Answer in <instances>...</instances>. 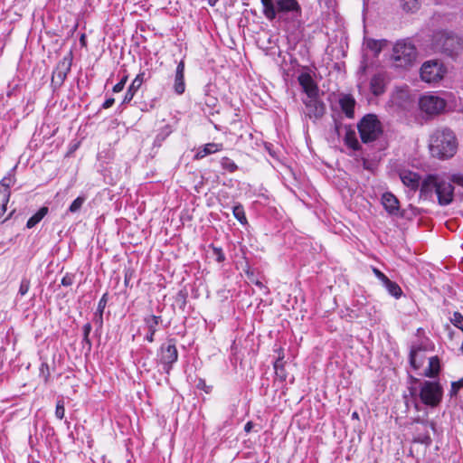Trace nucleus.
I'll return each instance as SVG.
<instances>
[{"instance_id":"f257e3e1","label":"nucleus","mask_w":463,"mask_h":463,"mask_svg":"<svg viewBox=\"0 0 463 463\" xmlns=\"http://www.w3.org/2000/svg\"><path fill=\"white\" fill-rule=\"evenodd\" d=\"M451 177L449 179L438 174H430L421 181L420 191L421 196L431 197L437 195L438 203L447 206L454 200V186Z\"/></svg>"},{"instance_id":"f03ea898","label":"nucleus","mask_w":463,"mask_h":463,"mask_svg":"<svg viewBox=\"0 0 463 463\" xmlns=\"http://www.w3.org/2000/svg\"><path fill=\"white\" fill-rule=\"evenodd\" d=\"M457 148V137L448 128H438L430 137L429 149L433 157L440 160L451 158Z\"/></svg>"},{"instance_id":"7ed1b4c3","label":"nucleus","mask_w":463,"mask_h":463,"mask_svg":"<svg viewBox=\"0 0 463 463\" xmlns=\"http://www.w3.org/2000/svg\"><path fill=\"white\" fill-rule=\"evenodd\" d=\"M262 13L269 21H273L277 15L291 14L294 18L301 16V6L297 0H260Z\"/></svg>"},{"instance_id":"20e7f679","label":"nucleus","mask_w":463,"mask_h":463,"mask_svg":"<svg viewBox=\"0 0 463 463\" xmlns=\"http://www.w3.org/2000/svg\"><path fill=\"white\" fill-rule=\"evenodd\" d=\"M432 46L435 52L452 57L463 50V40L453 32L439 31L433 35Z\"/></svg>"},{"instance_id":"39448f33","label":"nucleus","mask_w":463,"mask_h":463,"mask_svg":"<svg viewBox=\"0 0 463 463\" xmlns=\"http://www.w3.org/2000/svg\"><path fill=\"white\" fill-rule=\"evenodd\" d=\"M416 57V48L409 41H398L392 48V60L395 67L408 68L414 63Z\"/></svg>"},{"instance_id":"423d86ee","label":"nucleus","mask_w":463,"mask_h":463,"mask_svg":"<svg viewBox=\"0 0 463 463\" xmlns=\"http://www.w3.org/2000/svg\"><path fill=\"white\" fill-rule=\"evenodd\" d=\"M359 135L363 143L375 141L383 134L382 123L373 114H367L357 124Z\"/></svg>"},{"instance_id":"0eeeda50","label":"nucleus","mask_w":463,"mask_h":463,"mask_svg":"<svg viewBox=\"0 0 463 463\" xmlns=\"http://www.w3.org/2000/svg\"><path fill=\"white\" fill-rule=\"evenodd\" d=\"M420 397L426 405L435 407L442 398V389L438 383L425 381L420 391Z\"/></svg>"},{"instance_id":"6e6552de","label":"nucleus","mask_w":463,"mask_h":463,"mask_svg":"<svg viewBox=\"0 0 463 463\" xmlns=\"http://www.w3.org/2000/svg\"><path fill=\"white\" fill-rule=\"evenodd\" d=\"M443 64L438 61H427L420 68V78L428 83L438 82L445 74Z\"/></svg>"},{"instance_id":"1a4fd4ad","label":"nucleus","mask_w":463,"mask_h":463,"mask_svg":"<svg viewBox=\"0 0 463 463\" xmlns=\"http://www.w3.org/2000/svg\"><path fill=\"white\" fill-rule=\"evenodd\" d=\"M178 352L174 339H168L162 345L159 353V362L163 364L164 370L169 373L172 365L177 361Z\"/></svg>"},{"instance_id":"9d476101","label":"nucleus","mask_w":463,"mask_h":463,"mask_svg":"<svg viewBox=\"0 0 463 463\" xmlns=\"http://www.w3.org/2000/svg\"><path fill=\"white\" fill-rule=\"evenodd\" d=\"M419 106L421 111L428 115H438L446 107V101L435 95H424L420 99Z\"/></svg>"},{"instance_id":"9b49d317","label":"nucleus","mask_w":463,"mask_h":463,"mask_svg":"<svg viewBox=\"0 0 463 463\" xmlns=\"http://www.w3.org/2000/svg\"><path fill=\"white\" fill-rule=\"evenodd\" d=\"M307 109V115L310 118H319L325 113V105L323 102L316 99V97H307L304 100Z\"/></svg>"},{"instance_id":"f8f14e48","label":"nucleus","mask_w":463,"mask_h":463,"mask_svg":"<svg viewBox=\"0 0 463 463\" xmlns=\"http://www.w3.org/2000/svg\"><path fill=\"white\" fill-rule=\"evenodd\" d=\"M143 321L145 324V329L146 330L145 340L149 343H153L154 335L157 331L159 323L162 322V317L160 316L149 315L145 317Z\"/></svg>"},{"instance_id":"ddd939ff","label":"nucleus","mask_w":463,"mask_h":463,"mask_svg":"<svg viewBox=\"0 0 463 463\" xmlns=\"http://www.w3.org/2000/svg\"><path fill=\"white\" fill-rule=\"evenodd\" d=\"M338 103L341 110L345 113L346 118H353L354 117V107L356 101L351 94H340Z\"/></svg>"},{"instance_id":"4468645a","label":"nucleus","mask_w":463,"mask_h":463,"mask_svg":"<svg viewBox=\"0 0 463 463\" xmlns=\"http://www.w3.org/2000/svg\"><path fill=\"white\" fill-rule=\"evenodd\" d=\"M298 82L303 90L307 93V97H316L317 94V86L315 83L311 75L307 72H303L298 76Z\"/></svg>"},{"instance_id":"2eb2a0df","label":"nucleus","mask_w":463,"mask_h":463,"mask_svg":"<svg viewBox=\"0 0 463 463\" xmlns=\"http://www.w3.org/2000/svg\"><path fill=\"white\" fill-rule=\"evenodd\" d=\"M71 70V61L67 58L62 59L59 63L57 68L52 73V80L57 84H61L64 81L67 77L68 72Z\"/></svg>"},{"instance_id":"dca6fc26","label":"nucleus","mask_w":463,"mask_h":463,"mask_svg":"<svg viewBox=\"0 0 463 463\" xmlns=\"http://www.w3.org/2000/svg\"><path fill=\"white\" fill-rule=\"evenodd\" d=\"M174 90L177 95H182L185 90L184 61H181L177 64L175 75Z\"/></svg>"},{"instance_id":"f3484780","label":"nucleus","mask_w":463,"mask_h":463,"mask_svg":"<svg viewBox=\"0 0 463 463\" xmlns=\"http://www.w3.org/2000/svg\"><path fill=\"white\" fill-rule=\"evenodd\" d=\"M399 175L402 184L411 190H416L420 186V175L417 173L402 170Z\"/></svg>"},{"instance_id":"a211bd4d","label":"nucleus","mask_w":463,"mask_h":463,"mask_svg":"<svg viewBox=\"0 0 463 463\" xmlns=\"http://www.w3.org/2000/svg\"><path fill=\"white\" fill-rule=\"evenodd\" d=\"M382 203L384 209L390 213L396 215L399 213V201L391 193H385L382 197Z\"/></svg>"},{"instance_id":"6ab92c4d","label":"nucleus","mask_w":463,"mask_h":463,"mask_svg":"<svg viewBox=\"0 0 463 463\" xmlns=\"http://www.w3.org/2000/svg\"><path fill=\"white\" fill-rule=\"evenodd\" d=\"M425 350L420 346H413L410 353V363L414 369L420 368L425 360Z\"/></svg>"},{"instance_id":"aec40b11","label":"nucleus","mask_w":463,"mask_h":463,"mask_svg":"<svg viewBox=\"0 0 463 463\" xmlns=\"http://www.w3.org/2000/svg\"><path fill=\"white\" fill-rule=\"evenodd\" d=\"M345 134L344 137L345 144L351 149L357 151L361 148V145L356 137L355 131L350 127L345 126Z\"/></svg>"},{"instance_id":"412c9836","label":"nucleus","mask_w":463,"mask_h":463,"mask_svg":"<svg viewBox=\"0 0 463 463\" xmlns=\"http://www.w3.org/2000/svg\"><path fill=\"white\" fill-rule=\"evenodd\" d=\"M222 149V144L216 143H208L204 145L203 147H200L196 152L194 157L196 159H202L208 155L213 154L215 152L221 151Z\"/></svg>"},{"instance_id":"4be33fe9","label":"nucleus","mask_w":463,"mask_h":463,"mask_svg":"<svg viewBox=\"0 0 463 463\" xmlns=\"http://www.w3.org/2000/svg\"><path fill=\"white\" fill-rule=\"evenodd\" d=\"M10 190L7 184H0V217L4 215L6 211V204L9 201Z\"/></svg>"},{"instance_id":"5701e85b","label":"nucleus","mask_w":463,"mask_h":463,"mask_svg":"<svg viewBox=\"0 0 463 463\" xmlns=\"http://www.w3.org/2000/svg\"><path fill=\"white\" fill-rule=\"evenodd\" d=\"M387 41L383 40H374V39H367L365 41V46L367 49L371 50L375 56H377L381 51L386 46Z\"/></svg>"},{"instance_id":"b1692460","label":"nucleus","mask_w":463,"mask_h":463,"mask_svg":"<svg viewBox=\"0 0 463 463\" xmlns=\"http://www.w3.org/2000/svg\"><path fill=\"white\" fill-rule=\"evenodd\" d=\"M372 92L378 96L384 92V80L381 75H375L372 78L370 82Z\"/></svg>"},{"instance_id":"393cba45","label":"nucleus","mask_w":463,"mask_h":463,"mask_svg":"<svg viewBox=\"0 0 463 463\" xmlns=\"http://www.w3.org/2000/svg\"><path fill=\"white\" fill-rule=\"evenodd\" d=\"M48 213V207L43 206L38 210L28 221L26 227L31 229L39 223L43 218Z\"/></svg>"},{"instance_id":"a878e982","label":"nucleus","mask_w":463,"mask_h":463,"mask_svg":"<svg viewBox=\"0 0 463 463\" xmlns=\"http://www.w3.org/2000/svg\"><path fill=\"white\" fill-rule=\"evenodd\" d=\"M439 371V361L436 356L429 359V367L425 371V375L428 377H434Z\"/></svg>"},{"instance_id":"bb28decb","label":"nucleus","mask_w":463,"mask_h":463,"mask_svg":"<svg viewBox=\"0 0 463 463\" xmlns=\"http://www.w3.org/2000/svg\"><path fill=\"white\" fill-rule=\"evenodd\" d=\"M383 286L386 288L389 294L392 295V297H394L395 298H399L402 294V290L401 287L396 282H393V281L388 279L383 284Z\"/></svg>"},{"instance_id":"cd10ccee","label":"nucleus","mask_w":463,"mask_h":463,"mask_svg":"<svg viewBox=\"0 0 463 463\" xmlns=\"http://www.w3.org/2000/svg\"><path fill=\"white\" fill-rule=\"evenodd\" d=\"M401 6L406 12H416L420 6V0H401Z\"/></svg>"},{"instance_id":"c85d7f7f","label":"nucleus","mask_w":463,"mask_h":463,"mask_svg":"<svg viewBox=\"0 0 463 463\" xmlns=\"http://www.w3.org/2000/svg\"><path fill=\"white\" fill-rule=\"evenodd\" d=\"M139 89H140V86L137 85L134 82H131L130 86L128 87V89L124 96L122 104L129 103L133 99L134 96L136 95V93L137 92V90Z\"/></svg>"},{"instance_id":"c756f323","label":"nucleus","mask_w":463,"mask_h":463,"mask_svg":"<svg viewBox=\"0 0 463 463\" xmlns=\"http://www.w3.org/2000/svg\"><path fill=\"white\" fill-rule=\"evenodd\" d=\"M86 201V198L84 196H78L72 203L70 205L68 211L71 213H78L83 203H85Z\"/></svg>"},{"instance_id":"7c9ffc66","label":"nucleus","mask_w":463,"mask_h":463,"mask_svg":"<svg viewBox=\"0 0 463 463\" xmlns=\"http://www.w3.org/2000/svg\"><path fill=\"white\" fill-rule=\"evenodd\" d=\"M107 300H108V294L105 293L101 298L99 299V304H98V307H97V314H99V324L101 325L102 324V315H103V311L105 309V307L107 305Z\"/></svg>"},{"instance_id":"2f4dec72","label":"nucleus","mask_w":463,"mask_h":463,"mask_svg":"<svg viewBox=\"0 0 463 463\" xmlns=\"http://www.w3.org/2000/svg\"><path fill=\"white\" fill-rule=\"evenodd\" d=\"M221 165L223 169L227 170L230 173H232L237 170L236 164L229 157H223L221 161Z\"/></svg>"},{"instance_id":"473e14b6","label":"nucleus","mask_w":463,"mask_h":463,"mask_svg":"<svg viewBox=\"0 0 463 463\" xmlns=\"http://www.w3.org/2000/svg\"><path fill=\"white\" fill-rule=\"evenodd\" d=\"M233 215L241 223H244L246 222L244 210L241 205H236L233 207Z\"/></svg>"},{"instance_id":"72a5a7b5","label":"nucleus","mask_w":463,"mask_h":463,"mask_svg":"<svg viewBox=\"0 0 463 463\" xmlns=\"http://www.w3.org/2000/svg\"><path fill=\"white\" fill-rule=\"evenodd\" d=\"M30 288V280L26 278H24L21 280L20 287H19V294L21 296H24L27 294Z\"/></svg>"},{"instance_id":"f704fd0d","label":"nucleus","mask_w":463,"mask_h":463,"mask_svg":"<svg viewBox=\"0 0 463 463\" xmlns=\"http://www.w3.org/2000/svg\"><path fill=\"white\" fill-rule=\"evenodd\" d=\"M64 415H65L64 403L62 401H58V402L56 404L55 416L59 420H62L64 418Z\"/></svg>"},{"instance_id":"c9c22d12","label":"nucleus","mask_w":463,"mask_h":463,"mask_svg":"<svg viewBox=\"0 0 463 463\" xmlns=\"http://www.w3.org/2000/svg\"><path fill=\"white\" fill-rule=\"evenodd\" d=\"M82 329H83V342L90 346L91 343H90L89 335L91 331V325L90 323H87L83 326Z\"/></svg>"},{"instance_id":"e433bc0d","label":"nucleus","mask_w":463,"mask_h":463,"mask_svg":"<svg viewBox=\"0 0 463 463\" xmlns=\"http://www.w3.org/2000/svg\"><path fill=\"white\" fill-rule=\"evenodd\" d=\"M463 387V377L458 381L453 382L451 384L450 395H456L458 392Z\"/></svg>"},{"instance_id":"4c0bfd02","label":"nucleus","mask_w":463,"mask_h":463,"mask_svg":"<svg viewBox=\"0 0 463 463\" xmlns=\"http://www.w3.org/2000/svg\"><path fill=\"white\" fill-rule=\"evenodd\" d=\"M453 325L458 328H462L463 316L459 312H455L451 319Z\"/></svg>"},{"instance_id":"58836bf2","label":"nucleus","mask_w":463,"mask_h":463,"mask_svg":"<svg viewBox=\"0 0 463 463\" xmlns=\"http://www.w3.org/2000/svg\"><path fill=\"white\" fill-rule=\"evenodd\" d=\"M274 369L276 371V373L279 376V377H284V375L282 374V370H283V364H282V357H279L277 359V361L274 363Z\"/></svg>"},{"instance_id":"ea45409f","label":"nucleus","mask_w":463,"mask_h":463,"mask_svg":"<svg viewBox=\"0 0 463 463\" xmlns=\"http://www.w3.org/2000/svg\"><path fill=\"white\" fill-rule=\"evenodd\" d=\"M373 272L375 277L383 283V285L389 279L381 270L377 268H373Z\"/></svg>"},{"instance_id":"a19ab883","label":"nucleus","mask_w":463,"mask_h":463,"mask_svg":"<svg viewBox=\"0 0 463 463\" xmlns=\"http://www.w3.org/2000/svg\"><path fill=\"white\" fill-rule=\"evenodd\" d=\"M451 181L463 188V174H454L451 175Z\"/></svg>"},{"instance_id":"79ce46f5","label":"nucleus","mask_w":463,"mask_h":463,"mask_svg":"<svg viewBox=\"0 0 463 463\" xmlns=\"http://www.w3.org/2000/svg\"><path fill=\"white\" fill-rule=\"evenodd\" d=\"M145 80V72L138 73L136 78L132 80V82L136 83L137 85L140 86L143 84Z\"/></svg>"},{"instance_id":"37998d69","label":"nucleus","mask_w":463,"mask_h":463,"mask_svg":"<svg viewBox=\"0 0 463 463\" xmlns=\"http://www.w3.org/2000/svg\"><path fill=\"white\" fill-rule=\"evenodd\" d=\"M114 102H115V99L113 98L107 99L104 101V103L102 105V108L103 109H109V108L113 106Z\"/></svg>"},{"instance_id":"c03bdc74","label":"nucleus","mask_w":463,"mask_h":463,"mask_svg":"<svg viewBox=\"0 0 463 463\" xmlns=\"http://www.w3.org/2000/svg\"><path fill=\"white\" fill-rule=\"evenodd\" d=\"M125 86H123V82H118L114 87H113V92L115 93H118V92H120L123 90Z\"/></svg>"},{"instance_id":"a18cd8bd","label":"nucleus","mask_w":463,"mask_h":463,"mask_svg":"<svg viewBox=\"0 0 463 463\" xmlns=\"http://www.w3.org/2000/svg\"><path fill=\"white\" fill-rule=\"evenodd\" d=\"M61 284L63 286H70L71 284V278L69 277H64L62 279H61Z\"/></svg>"},{"instance_id":"49530a36","label":"nucleus","mask_w":463,"mask_h":463,"mask_svg":"<svg viewBox=\"0 0 463 463\" xmlns=\"http://www.w3.org/2000/svg\"><path fill=\"white\" fill-rule=\"evenodd\" d=\"M252 427H253V423H252L251 421H249V422H247V423L245 424V426H244V430H245L247 433H249V432L251 430Z\"/></svg>"},{"instance_id":"de8ad7c7","label":"nucleus","mask_w":463,"mask_h":463,"mask_svg":"<svg viewBox=\"0 0 463 463\" xmlns=\"http://www.w3.org/2000/svg\"><path fill=\"white\" fill-rule=\"evenodd\" d=\"M340 129H341V126L340 124H338L337 122H335V130L336 132V134L339 136L340 135Z\"/></svg>"},{"instance_id":"09e8293b","label":"nucleus","mask_w":463,"mask_h":463,"mask_svg":"<svg viewBox=\"0 0 463 463\" xmlns=\"http://www.w3.org/2000/svg\"><path fill=\"white\" fill-rule=\"evenodd\" d=\"M127 80H128V76H127V75H125V76L121 79V80H120L119 82H123V86H125V85H126Z\"/></svg>"},{"instance_id":"8fccbe9b","label":"nucleus","mask_w":463,"mask_h":463,"mask_svg":"<svg viewBox=\"0 0 463 463\" xmlns=\"http://www.w3.org/2000/svg\"><path fill=\"white\" fill-rule=\"evenodd\" d=\"M352 418L353 419H358V413L356 411H354L353 414H352Z\"/></svg>"},{"instance_id":"3c124183","label":"nucleus","mask_w":463,"mask_h":463,"mask_svg":"<svg viewBox=\"0 0 463 463\" xmlns=\"http://www.w3.org/2000/svg\"><path fill=\"white\" fill-rule=\"evenodd\" d=\"M217 0H209L211 5H214Z\"/></svg>"}]
</instances>
